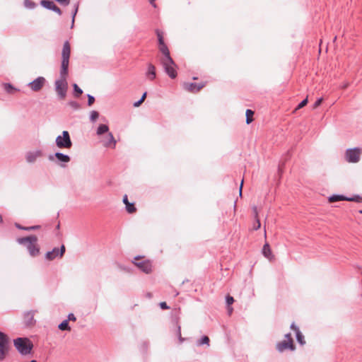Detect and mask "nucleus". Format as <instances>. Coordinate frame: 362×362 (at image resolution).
<instances>
[{"label": "nucleus", "instance_id": "f257e3e1", "mask_svg": "<svg viewBox=\"0 0 362 362\" xmlns=\"http://www.w3.org/2000/svg\"><path fill=\"white\" fill-rule=\"evenodd\" d=\"M71 55V46L69 41H65L62 50V64L59 71V78L54 82L55 90L60 99L65 98L66 95L68 83L66 78L69 74V58Z\"/></svg>", "mask_w": 362, "mask_h": 362}, {"label": "nucleus", "instance_id": "f03ea898", "mask_svg": "<svg viewBox=\"0 0 362 362\" xmlns=\"http://www.w3.org/2000/svg\"><path fill=\"white\" fill-rule=\"evenodd\" d=\"M37 238L32 235L27 237L18 238L16 241L18 244L26 247L31 257H36L40 253V247L37 244Z\"/></svg>", "mask_w": 362, "mask_h": 362}, {"label": "nucleus", "instance_id": "7ed1b4c3", "mask_svg": "<svg viewBox=\"0 0 362 362\" xmlns=\"http://www.w3.org/2000/svg\"><path fill=\"white\" fill-rule=\"evenodd\" d=\"M13 345L23 356L30 354L33 348V343L28 338L18 337L13 340Z\"/></svg>", "mask_w": 362, "mask_h": 362}, {"label": "nucleus", "instance_id": "20e7f679", "mask_svg": "<svg viewBox=\"0 0 362 362\" xmlns=\"http://www.w3.org/2000/svg\"><path fill=\"white\" fill-rule=\"evenodd\" d=\"M11 349V340L7 334L0 331V362H3Z\"/></svg>", "mask_w": 362, "mask_h": 362}, {"label": "nucleus", "instance_id": "39448f33", "mask_svg": "<svg viewBox=\"0 0 362 362\" xmlns=\"http://www.w3.org/2000/svg\"><path fill=\"white\" fill-rule=\"evenodd\" d=\"M55 144L59 148H71L73 144L69 132L63 131L62 135L57 136Z\"/></svg>", "mask_w": 362, "mask_h": 362}, {"label": "nucleus", "instance_id": "423d86ee", "mask_svg": "<svg viewBox=\"0 0 362 362\" xmlns=\"http://www.w3.org/2000/svg\"><path fill=\"white\" fill-rule=\"evenodd\" d=\"M49 161L57 163L61 167H65L66 163L71 160L69 156L64 154L61 152H56L54 154H50L48 156Z\"/></svg>", "mask_w": 362, "mask_h": 362}, {"label": "nucleus", "instance_id": "0eeeda50", "mask_svg": "<svg viewBox=\"0 0 362 362\" xmlns=\"http://www.w3.org/2000/svg\"><path fill=\"white\" fill-rule=\"evenodd\" d=\"M362 150L359 148H348L345 153L346 160L349 163H357L360 160Z\"/></svg>", "mask_w": 362, "mask_h": 362}, {"label": "nucleus", "instance_id": "6e6552de", "mask_svg": "<svg viewBox=\"0 0 362 362\" xmlns=\"http://www.w3.org/2000/svg\"><path fill=\"white\" fill-rule=\"evenodd\" d=\"M161 64L165 73L169 76V77L175 78L177 76V71L175 69L176 65L172 58L171 62H168L166 60H161Z\"/></svg>", "mask_w": 362, "mask_h": 362}, {"label": "nucleus", "instance_id": "1a4fd4ad", "mask_svg": "<svg viewBox=\"0 0 362 362\" xmlns=\"http://www.w3.org/2000/svg\"><path fill=\"white\" fill-rule=\"evenodd\" d=\"M134 262L133 263L142 272H144L146 274H149L152 271V264L151 261L149 260H139V257H135Z\"/></svg>", "mask_w": 362, "mask_h": 362}, {"label": "nucleus", "instance_id": "9d476101", "mask_svg": "<svg viewBox=\"0 0 362 362\" xmlns=\"http://www.w3.org/2000/svg\"><path fill=\"white\" fill-rule=\"evenodd\" d=\"M46 83V79L43 76H38L33 81L30 82L28 87L35 92L40 91Z\"/></svg>", "mask_w": 362, "mask_h": 362}, {"label": "nucleus", "instance_id": "9b49d317", "mask_svg": "<svg viewBox=\"0 0 362 362\" xmlns=\"http://www.w3.org/2000/svg\"><path fill=\"white\" fill-rule=\"evenodd\" d=\"M65 246L62 245L60 249L57 247H54L52 251H49L45 254V259L47 260H53L57 257L59 256L60 257H63L65 252Z\"/></svg>", "mask_w": 362, "mask_h": 362}, {"label": "nucleus", "instance_id": "f8f14e48", "mask_svg": "<svg viewBox=\"0 0 362 362\" xmlns=\"http://www.w3.org/2000/svg\"><path fill=\"white\" fill-rule=\"evenodd\" d=\"M276 349L280 352H282L286 349L294 350L295 346L293 345V339L284 340L278 343L276 345Z\"/></svg>", "mask_w": 362, "mask_h": 362}, {"label": "nucleus", "instance_id": "ddd939ff", "mask_svg": "<svg viewBox=\"0 0 362 362\" xmlns=\"http://www.w3.org/2000/svg\"><path fill=\"white\" fill-rule=\"evenodd\" d=\"M42 156V153L40 150H37L35 151H29L26 153L25 159L28 163H33L36 161L37 158H40Z\"/></svg>", "mask_w": 362, "mask_h": 362}, {"label": "nucleus", "instance_id": "4468645a", "mask_svg": "<svg viewBox=\"0 0 362 362\" xmlns=\"http://www.w3.org/2000/svg\"><path fill=\"white\" fill-rule=\"evenodd\" d=\"M41 5L47 9L52 10L59 15L62 14L61 9L57 6L53 1L49 0H42Z\"/></svg>", "mask_w": 362, "mask_h": 362}, {"label": "nucleus", "instance_id": "2eb2a0df", "mask_svg": "<svg viewBox=\"0 0 362 362\" xmlns=\"http://www.w3.org/2000/svg\"><path fill=\"white\" fill-rule=\"evenodd\" d=\"M184 87L189 92L196 93L201 90L204 87V85L196 83H185Z\"/></svg>", "mask_w": 362, "mask_h": 362}, {"label": "nucleus", "instance_id": "dca6fc26", "mask_svg": "<svg viewBox=\"0 0 362 362\" xmlns=\"http://www.w3.org/2000/svg\"><path fill=\"white\" fill-rule=\"evenodd\" d=\"M34 313L35 311L33 310H30L24 313V322L27 326H31L35 323V320H34Z\"/></svg>", "mask_w": 362, "mask_h": 362}, {"label": "nucleus", "instance_id": "f3484780", "mask_svg": "<svg viewBox=\"0 0 362 362\" xmlns=\"http://www.w3.org/2000/svg\"><path fill=\"white\" fill-rule=\"evenodd\" d=\"M159 49L163 54V57L161 59V60H166L168 62H171V57L170 55V52L165 42H163V44H159Z\"/></svg>", "mask_w": 362, "mask_h": 362}, {"label": "nucleus", "instance_id": "a211bd4d", "mask_svg": "<svg viewBox=\"0 0 362 362\" xmlns=\"http://www.w3.org/2000/svg\"><path fill=\"white\" fill-rule=\"evenodd\" d=\"M262 254L269 261H272L274 259V256L272 254L270 246H269V243H266L263 246Z\"/></svg>", "mask_w": 362, "mask_h": 362}, {"label": "nucleus", "instance_id": "6ab92c4d", "mask_svg": "<svg viewBox=\"0 0 362 362\" xmlns=\"http://www.w3.org/2000/svg\"><path fill=\"white\" fill-rule=\"evenodd\" d=\"M108 139L103 142V146L107 148H115L116 146V140L111 132H108Z\"/></svg>", "mask_w": 362, "mask_h": 362}, {"label": "nucleus", "instance_id": "aec40b11", "mask_svg": "<svg viewBox=\"0 0 362 362\" xmlns=\"http://www.w3.org/2000/svg\"><path fill=\"white\" fill-rule=\"evenodd\" d=\"M146 76L151 81L153 80L156 76V67L151 63L148 64Z\"/></svg>", "mask_w": 362, "mask_h": 362}, {"label": "nucleus", "instance_id": "412c9836", "mask_svg": "<svg viewBox=\"0 0 362 362\" xmlns=\"http://www.w3.org/2000/svg\"><path fill=\"white\" fill-rule=\"evenodd\" d=\"M346 196L340 195V194H333V195L330 196L328 199L329 202L331 203L335 202H339V201H346Z\"/></svg>", "mask_w": 362, "mask_h": 362}, {"label": "nucleus", "instance_id": "4be33fe9", "mask_svg": "<svg viewBox=\"0 0 362 362\" xmlns=\"http://www.w3.org/2000/svg\"><path fill=\"white\" fill-rule=\"evenodd\" d=\"M109 127L107 124H100L97 129L96 134L100 136L105 133L108 132Z\"/></svg>", "mask_w": 362, "mask_h": 362}, {"label": "nucleus", "instance_id": "5701e85b", "mask_svg": "<svg viewBox=\"0 0 362 362\" xmlns=\"http://www.w3.org/2000/svg\"><path fill=\"white\" fill-rule=\"evenodd\" d=\"M58 328L62 330V331H65V330H67V331H70L71 330V327L69 325V322L68 320H64V321H62L58 326Z\"/></svg>", "mask_w": 362, "mask_h": 362}, {"label": "nucleus", "instance_id": "b1692460", "mask_svg": "<svg viewBox=\"0 0 362 362\" xmlns=\"http://www.w3.org/2000/svg\"><path fill=\"white\" fill-rule=\"evenodd\" d=\"M209 341H210L209 338L207 336H204L197 342V345L202 346L204 344H206L209 346Z\"/></svg>", "mask_w": 362, "mask_h": 362}, {"label": "nucleus", "instance_id": "393cba45", "mask_svg": "<svg viewBox=\"0 0 362 362\" xmlns=\"http://www.w3.org/2000/svg\"><path fill=\"white\" fill-rule=\"evenodd\" d=\"M254 115V112L250 109H247L246 110V123L247 124H250L253 119H252V116Z\"/></svg>", "mask_w": 362, "mask_h": 362}, {"label": "nucleus", "instance_id": "a878e982", "mask_svg": "<svg viewBox=\"0 0 362 362\" xmlns=\"http://www.w3.org/2000/svg\"><path fill=\"white\" fill-rule=\"evenodd\" d=\"M73 87L74 96L78 98L83 93L82 89L79 88L76 83H74Z\"/></svg>", "mask_w": 362, "mask_h": 362}, {"label": "nucleus", "instance_id": "bb28decb", "mask_svg": "<svg viewBox=\"0 0 362 362\" xmlns=\"http://www.w3.org/2000/svg\"><path fill=\"white\" fill-rule=\"evenodd\" d=\"M126 210L128 213L132 214L134 213L136 211V209L134 204V203H128L125 206Z\"/></svg>", "mask_w": 362, "mask_h": 362}, {"label": "nucleus", "instance_id": "cd10ccee", "mask_svg": "<svg viewBox=\"0 0 362 362\" xmlns=\"http://www.w3.org/2000/svg\"><path fill=\"white\" fill-rule=\"evenodd\" d=\"M296 339L298 341V342L301 344V345H303L305 341L304 340V337L303 335L302 334L301 332L300 331H298L296 333Z\"/></svg>", "mask_w": 362, "mask_h": 362}, {"label": "nucleus", "instance_id": "c85d7f7f", "mask_svg": "<svg viewBox=\"0 0 362 362\" xmlns=\"http://www.w3.org/2000/svg\"><path fill=\"white\" fill-rule=\"evenodd\" d=\"M3 86H4L5 90L8 93H12L13 90H16L11 83H4Z\"/></svg>", "mask_w": 362, "mask_h": 362}, {"label": "nucleus", "instance_id": "c756f323", "mask_svg": "<svg viewBox=\"0 0 362 362\" xmlns=\"http://www.w3.org/2000/svg\"><path fill=\"white\" fill-rule=\"evenodd\" d=\"M99 117V113L95 110H92L90 115V120L92 122H95Z\"/></svg>", "mask_w": 362, "mask_h": 362}, {"label": "nucleus", "instance_id": "7c9ffc66", "mask_svg": "<svg viewBox=\"0 0 362 362\" xmlns=\"http://www.w3.org/2000/svg\"><path fill=\"white\" fill-rule=\"evenodd\" d=\"M362 198L359 195H355L352 197H346V201L349 202H361Z\"/></svg>", "mask_w": 362, "mask_h": 362}, {"label": "nucleus", "instance_id": "2f4dec72", "mask_svg": "<svg viewBox=\"0 0 362 362\" xmlns=\"http://www.w3.org/2000/svg\"><path fill=\"white\" fill-rule=\"evenodd\" d=\"M68 104L74 110H78L81 107L80 104L76 101H69Z\"/></svg>", "mask_w": 362, "mask_h": 362}, {"label": "nucleus", "instance_id": "473e14b6", "mask_svg": "<svg viewBox=\"0 0 362 362\" xmlns=\"http://www.w3.org/2000/svg\"><path fill=\"white\" fill-rule=\"evenodd\" d=\"M156 33L158 37V44H163L164 42L163 33L159 30H156Z\"/></svg>", "mask_w": 362, "mask_h": 362}, {"label": "nucleus", "instance_id": "72a5a7b5", "mask_svg": "<svg viewBox=\"0 0 362 362\" xmlns=\"http://www.w3.org/2000/svg\"><path fill=\"white\" fill-rule=\"evenodd\" d=\"M24 6L26 8H33L35 6V3L33 1H32L31 0H25L24 1Z\"/></svg>", "mask_w": 362, "mask_h": 362}, {"label": "nucleus", "instance_id": "f704fd0d", "mask_svg": "<svg viewBox=\"0 0 362 362\" xmlns=\"http://www.w3.org/2000/svg\"><path fill=\"white\" fill-rule=\"evenodd\" d=\"M177 335L178 337L180 343H182L185 340V338L182 337V335H181V327L180 325H177Z\"/></svg>", "mask_w": 362, "mask_h": 362}, {"label": "nucleus", "instance_id": "c9c22d12", "mask_svg": "<svg viewBox=\"0 0 362 362\" xmlns=\"http://www.w3.org/2000/svg\"><path fill=\"white\" fill-rule=\"evenodd\" d=\"M87 97H88V105L91 106L95 102V98L90 94H88Z\"/></svg>", "mask_w": 362, "mask_h": 362}, {"label": "nucleus", "instance_id": "e433bc0d", "mask_svg": "<svg viewBox=\"0 0 362 362\" xmlns=\"http://www.w3.org/2000/svg\"><path fill=\"white\" fill-rule=\"evenodd\" d=\"M308 98H305L304 100H303L297 106V107L296 108V110H298V109H300L302 107H303L305 105H307L308 103Z\"/></svg>", "mask_w": 362, "mask_h": 362}, {"label": "nucleus", "instance_id": "4c0bfd02", "mask_svg": "<svg viewBox=\"0 0 362 362\" xmlns=\"http://www.w3.org/2000/svg\"><path fill=\"white\" fill-rule=\"evenodd\" d=\"M226 303L228 305H230L234 302V299L232 296H227L226 298Z\"/></svg>", "mask_w": 362, "mask_h": 362}, {"label": "nucleus", "instance_id": "58836bf2", "mask_svg": "<svg viewBox=\"0 0 362 362\" xmlns=\"http://www.w3.org/2000/svg\"><path fill=\"white\" fill-rule=\"evenodd\" d=\"M40 228V226L37 225V226H30V227L23 228V230H37Z\"/></svg>", "mask_w": 362, "mask_h": 362}, {"label": "nucleus", "instance_id": "ea45409f", "mask_svg": "<svg viewBox=\"0 0 362 362\" xmlns=\"http://www.w3.org/2000/svg\"><path fill=\"white\" fill-rule=\"evenodd\" d=\"M322 100H323V99H322V98H318V99L315 101V103H314V105H313V108H314V109H315V108H317V107H319V106L321 105V103H322Z\"/></svg>", "mask_w": 362, "mask_h": 362}, {"label": "nucleus", "instance_id": "a19ab883", "mask_svg": "<svg viewBox=\"0 0 362 362\" xmlns=\"http://www.w3.org/2000/svg\"><path fill=\"white\" fill-rule=\"evenodd\" d=\"M78 11V6H76L74 12H73V15H72V22H71V28H73L74 26V18H75V16L76 15V13Z\"/></svg>", "mask_w": 362, "mask_h": 362}, {"label": "nucleus", "instance_id": "79ce46f5", "mask_svg": "<svg viewBox=\"0 0 362 362\" xmlns=\"http://www.w3.org/2000/svg\"><path fill=\"white\" fill-rule=\"evenodd\" d=\"M255 219H256V223L254 225V230H257L260 228L261 223H260V221L258 218H257Z\"/></svg>", "mask_w": 362, "mask_h": 362}, {"label": "nucleus", "instance_id": "37998d69", "mask_svg": "<svg viewBox=\"0 0 362 362\" xmlns=\"http://www.w3.org/2000/svg\"><path fill=\"white\" fill-rule=\"evenodd\" d=\"M76 318L73 313H69L68 315V318L66 319V320H68V322L69 321H76Z\"/></svg>", "mask_w": 362, "mask_h": 362}, {"label": "nucleus", "instance_id": "c03bdc74", "mask_svg": "<svg viewBox=\"0 0 362 362\" xmlns=\"http://www.w3.org/2000/svg\"><path fill=\"white\" fill-rule=\"evenodd\" d=\"M160 307L163 310L169 309V306L167 305L165 302H161L160 303Z\"/></svg>", "mask_w": 362, "mask_h": 362}, {"label": "nucleus", "instance_id": "a18cd8bd", "mask_svg": "<svg viewBox=\"0 0 362 362\" xmlns=\"http://www.w3.org/2000/svg\"><path fill=\"white\" fill-rule=\"evenodd\" d=\"M291 329H292L293 330L295 331V332L296 333L298 331H300L299 328L295 325L294 322H293L291 325Z\"/></svg>", "mask_w": 362, "mask_h": 362}, {"label": "nucleus", "instance_id": "49530a36", "mask_svg": "<svg viewBox=\"0 0 362 362\" xmlns=\"http://www.w3.org/2000/svg\"><path fill=\"white\" fill-rule=\"evenodd\" d=\"M143 102H144V101H141V100L140 99V100H139L138 101H136V102H135V103H134V107H139V106H140V105H141V103H142Z\"/></svg>", "mask_w": 362, "mask_h": 362}, {"label": "nucleus", "instance_id": "de8ad7c7", "mask_svg": "<svg viewBox=\"0 0 362 362\" xmlns=\"http://www.w3.org/2000/svg\"><path fill=\"white\" fill-rule=\"evenodd\" d=\"M252 209H253V211H254V214H255V218H258L257 206H253Z\"/></svg>", "mask_w": 362, "mask_h": 362}, {"label": "nucleus", "instance_id": "09e8293b", "mask_svg": "<svg viewBox=\"0 0 362 362\" xmlns=\"http://www.w3.org/2000/svg\"><path fill=\"white\" fill-rule=\"evenodd\" d=\"M122 201H123L124 204H125V206L127 205V204L129 203L128 201L127 195L124 196Z\"/></svg>", "mask_w": 362, "mask_h": 362}, {"label": "nucleus", "instance_id": "8fccbe9b", "mask_svg": "<svg viewBox=\"0 0 362 362\" xmlns=\"http://www.w3.org/2000/svg\"><path fill=\"white\" fill-rule=\"evenodd\" d=\"M243 185V180H242V181H241L240 189H239V194H240V197L242 196Z\"/></svg>", "mask_w": 362, "mask_h": 362}, {"label": "nucleus", "instance_id": "3c124183", "mask_svg": "<svg viewBox=\"0 0 362 362\" xmlns=\"http://www.w3.org/2000/svg\"><path fill=\"white\" fill-rule=\"evenodd\" d=\"M146 95H147L146 92L143 93L141 98H140L141 100V101H144L145 98H146Z\"/></svg>", "mask_w": 362, "mask_h": 362}, {"label": "nucleus", "instance_id": "603ef678", "mask_svg": "<svg viewBox=\"0 0 362 362\" xmlns=\"http://www.w3.org/2000/svg\"><path fill=\"white\" fill-rule=\"evenodd\" d=\"M285 337L287 339L286 340L292 339L291 335L290 333H288L285 335Z\"/></svg>", "mask_w": 362, "mask_h": 362}, {"label": "nucleus", "instance_id": "864d4df0", "mask_svg": "<svg viewBox=\"0 0 362 362\" xmlns=\"http://www.w3.org/2000/svg\"><path fill=\"white\" fill-rule=\"evenodd\" d=\"M156 0H149L150 4L153 6L156 7V4L154 3Z\"/></svg>", "mask_w": 362, "mask_h": 362}, {"label": "nucleus", "instance_id": "5fc2aeb1", "mask_svg": "<svg viewBox=\"0 0 362 362\" xmlns=\"http://www.w3.org/2000/svg\"><path fill=\"white\" fill-rule=\"evenodd\" d=\"M16 226L18 228L21 229V230H23V228H24V227L21 226L20 224H18V223L16 224Z\"/></svg>", "mask_w": 362, "mask_h": 362}, {"label": "nucleus", "instance_id": "6e6d98bb", "mask_svg": "<svg viewBox=\"0 0 362 362\" xmlns=\"http://www.w3.org/2000/svg\"><path fill=\"white\" fill-rule=\"evenodd\" d=\"M347 86H348V84L345 83V84L343 85L342 88H346Z\"/></svg>", "mask_w": 362, "mask_h": 362}, {"label": "nucleus", "instance_id": "4d7b16f0", "mask_svg": "<svg viewBox=\"0 0 362 362\" xmlns=\"http://www.w3.org/2000/svg\"><path fill=\"white\" fill-rule=\"evenodd\" d=\"M233 311V308H228V312H229V314H230Z\"/></svg>", "mask_w": 362, "mask_h": 362}, {"label": "nucleus", "instance_id": "13d9d810", "mask_svg": "<svg viewBox=\"0 0 362 362\" xmlns=\"http://www.w3.org/2000/svg\"><path fill=\"white\" fill-rule=\"evenodd\" d=\"M2 221H3V218H2L1 215L0 214V223H2Z\"/></svg>", "mask_w": 362, "mask_h": 362}, {"label": "nucleus", "instance_id": "bf43d9fd", "mask_svg": "<svg viewBox=\"0 0 362 362\" xmlns=\"http://www.w3.org/2000/svg\"><path fill=\"white\" fill-rule=\"evenodd\" d=\"M279 173H281V167H280V166L279 167Z\"/></svg>", "mask_w": 362, "mask_h": 362}, {"label": "nucleus", "instance_id": "052dcab7", "mask_svg": "<svg viewBox=\"0 0 362 362\" xmlns=\"http://www.w3.org/2000/svg\"><path fill=\"white\" fill-rule=\"evenodd\" d=\"M30 362H37L36 360H32Z\"/></svg>", "mask_w": 362, "mask_h": 362}, {"label": "nucleus", "instance_id": "680f3d73", "mask_svg": "<svg viewBox=\"0 0 362 362\" xmlns=\"http://www.w3.org/2000/svg\"><path fill=\"white\" fill-rule=\"evenodd\" d=\"M358 212L362 214V209L360 210Z\"/></svg>", "mask_w": 362, "mask_h": 362}, {"label": "nucleus", "instance_id": "e2e57ef3", "mask_svg": "<svg viewBox=\"0 0 362 362\" xmlns=\"http://www.w3.org/2000/svg\"><path fill=\"white\" fill-rule=\"evenodd\" d=\"M59 228V224H58V225L57 226V228Z\"/></svg>", "mask_w": 362, "mask_h": 362}]
</instances>
